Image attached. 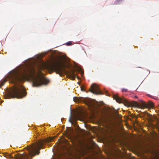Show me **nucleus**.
I'll return each mask as SVG.
<instances>
[{"label": "nucleus", "mask_w": 159, "mask_h": 159, "mask_svg": "<svg viewBox=\"0 0 159 159\" xmlns=\"http://www.w3.org/2000/svg\"><path fill=\"white\" fill-rule=\"evenodd\" d=\"M44 68L47 69L50 74L53 71L59 75L60 76H62L63 74V69L60 66L59 62L51 64H46L43 66L41 69Z\"/></svg>", "instance_id": "20e7f679"}, {"label": "nucleus", "mask_w": 159, "mask_h": 159, "mask_svg": "<svg viewBox=\"0 0 159 159\" xmlns=\"http://www.w3.org/2000/svg\"><path fill=\"white\" fill-rule=\"evenodd\" d=\"M135 98H137V97L136 96H135Z\"/></svg>", "instance_id": "aec40b11"}, {"label": "nucleus", "mask_w": 159, "mask_h": 159, "mask_svg": "<svg viewBox=\"0 0 159 159\" xmlns=\"http://www.w3.org/2000/svg\"><path fill=\"white\" fill-rule=\"evenodd\" d=\"M66 45L67 46H70L72 44V42H68L66 43Z\"/></svg>", "instance_id": "f8f14e48"}, {"label": "nucleus", "mask_w": 159, "mask_h": 159, "mask_svg": "<svg viewBox=\"0 0 159 159\" xmlns=\"http://www.w3.org/2000/svg\"><path fill=\"white\" fill-rule=\"evenodd\" d=\"M120 1H119V0H116L114 2V4L116 5L119 4L120 3Z\"/></svg>", "instance_id": "9d476101"}, {"label": "nucleus", "mask_w": 159, "mask_h": 159, "mask_svg": "<svg viewBox=\"0 0 159 159\" xmlns=\"http://www.w3.org/2000/svg\"><path fill=\"white\" fill-rule=\"evenodd\" d=\"M73 100L74 101L77 102H83L85 103L89 106L92 105L90 100L86 101L85 98L82 97H74L73 98Z\"/></svg>", "instance_id": "0eeeda50"}, {"label": "nucleus", "mask_w": 159, "mask_h": 159, "mask_svg": "<svg viewBox=\"0 0 159 159\" xmlns=\"http://www.w3.org/2000/svg\"><path fill=\"white\" fill-rule=\"evenodd\" d=\"M77 78L78 79H80V78L79 77L77 76Z\"/></svg>", "instance_id": "f3484780"}, {"label": "nucleus", "mask_w": 159, "mask_h": 159, "mask_svg": "<svg viewBox=\"0 0 159 159\" xmlns=\"http://www.w3.org/2000/svg\"><path fill=\"white\" fill-rule=\"evenodd\" d=\"M115 114H116V115H119L118 113V112H117V111H116V112H115Z\"/></svg>", "instance_id": "dca6fc26"}, {"label": "nucleus", "mask_w": 159, "mask_h": 159, "mask_svg": "<svg viewBox=\"0 0 159 159\" xmlns=\"http://www.w3.org/2000/svg\"><path fill=\"white\" fill-rule=\"evenodd\" d=\"M67 72L68 75L71 79L73 80H74L75 79L76 74L75 73V70L70 69V71Z\"/></svg>", "instance_id": "6e6552de"}, {"label": "nucleus", "mask_w": 159, "mask_h": 159, "mask_svg": "<svg viewBox=\"0 0 159 159\" xmlns=\"http://www.w3.org/2000/svg\"><path fill=\"white\" fill-rule=\"evenodd\" d=\"M54 139V138H51L43 140H40L37 142L35 144H33L25 148L28 151L29 154L26 153L23 154H19L15 155L14 157L7 153H3L4 155L6 158L10 159H29V156L32 158L36 155H39L40 152V150L44 144L47 142L52 141Z\"/></svg>", "instance_id": "f03ea898"}, {"label": "nucleus", "mask_w": 159, "mask_h": 159, "mask_svg": "<svg viewBox=\"0 0 159 159\" xmlns=\"http://www.w3.org/2000/svg\"><path fill=\"white\" fill-rule=\"evenodd\" d=\"M69 121H70V122L71 123V124L72 125H73V123L72 122V120H71V116H70V119H69Z\"/></svg>", "instance_id": "4468645a"}, {"label": "nucleus", "mask_w": 159, "mask_h": 159, "mask_svg": "<svg viewBox=\"0 0 159 159\" xmlns=\"http://www.w3.org/2000/svg\"><path fill=\"white\" fill-rule=\"evenodd\" d=\"M77 83H78V84H80V82H78Z\"/></svg>", "instance_id": "6ab92c4d"}, {"label": "nucleus", "mask_w": 159, "mask_h": 159, "mask_svg": "<svg viewBox=\"0 0 159 159\" xmlns=\"http://www.w3.org/2000/svg\"><path fill=\"white\" fill-rule=\"evenodd\" d=\"M33 81V85L35 87L39 86L43 84H46L49 82L48 80L41 77H34Z\"/></svg>", "instance_id": "39448f33"}, {"label": "nucleus", "mask_w": 159, "mask_h": 159, "mask_svg": "<svg viewBox=\"0 0 159 159\" xmlns=\"http://www.w3.org/2000/svg\"><path fill=\"white\" fill-rule=\"evenodd\" d=\"M113 98L117 102L123 103L125 106L128 107L131 106L138 108L144 109L149 107L152 108L153 106V102L151 101H149L148 104H147L145 102L142 101L140 103H139L138 102L136 101L130 103L125 98H121L117 95H114Z\"/></svg>", "instance_id": "7ed1b4c3"}, {"label": "nucleus", "mask_w": 159, "mask_h": 159, "mask_svg": "<svg viewBox=\"0 0 159 159\" xmlns=\"http://www.w3.org/2000/svg\"><path fill=\"white\" fill-rule=\"evenodd\" d=\"M89 91L95 94H103L102 92L100 90L99 86L95 84H93L89 89Z\"/></svg>", "instance_id": "423d86ee"}, {"label": "nucleus", "mask_w": 159, "mask_h": 159, "mask_svg": "<svg viewBox=\"0 0 159 159\" xmlns=\"http://www.w3.org/2000/svg\"><path fill=\"white\" fill-rule=\"evenodd\" d=\"M142 115L145 117H148L150 120H152V116L150 114L148 113L146 111H145L142 113Z\"/></svg>", "instance_id": "1a4fd4ad"}, {"label": "nucleus", "mask_w": 159, "mask_h": 159, "mask_svg": "<svg viewBox=\"0 0 159 159\" xmlns=\"http://www.w3.org/2000/svg\"><path fill=\"white\" fill-rule=\"evenodd\" d=\"M122 92H127L128 91V90L127 89L123 88L122 89Z\"/></svg>", "instance_id": "9b49d317"}, {"label": "nucleus", "mask_w": 159, "mask_h": 159, "mask_svg": "<svg viewBox=\"0 0 159 159\" xmlns=\"http://www.w3.org/2000/svg\"><path fill=\"white\" fill-rule=\"evenodd\" d=\"M81 90L82 91H85L84 89L83 88V87L82 86L81 87Z\"/></svg>", "instance_id": "2eb2a0df"}, {"label": "nucleus", "mask_w": 159, "mask_h": 159, "mask_svg": "<svg viewBox=\"0 0 159 159\" xmlns=\"http://www.w3.org/2000/svg\"><path fill=\"white\" fill-rule=\"evenodd\" d=\"M35 73V71L34 69L32 67L28 69V73H25L20 75L16 74L11 76L10 80L11 82L15 84V85L11 92L8 94L5 95L4 98H21L25 96L26 93L24 87L20 85L19 86H17V84L18 82L24 81L26 78L32 76Z\"/></svg>", "instance_id": "f257e3e1"}, {"label": "nucleus", "mask_w": 159, "mask_h": 159, "mask_svg": "<svg viewBox=\"0 0 159 159\" xmlns=\"http://www.w3.org/2000/svg\"><path fill=\"white\" fill-rule=\"evenodd\" d=\"M5 82L4 81H3V82H2L0 84V88H1V87H2L4 84Z\"/></svg>", "instance_id": "ddd939ff"}, {"label": "nucleus", "mask_w": 159, "mask_h": 159, "mask_svg": "<svg viewBox=\"0 0 159 159\" xmlns=\"http://www.w3.org/2000/svg\"><path fill=\"white\" fill-rule=\"evenodd\" d=\"M64 141H65L66 142H67V140H66V139H64Z\"/></svg>", "instance_id": "a211bd4d"}]
</instances>
